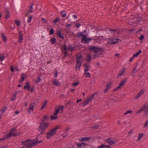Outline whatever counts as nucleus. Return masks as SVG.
I'll return each instance as SVG.
<instances>
[{"mask_svg": "<svg viewBox=\"0 0 148 148\" xmlns=\"http://www.w3.org/2000/svg\"><path fill=\"white\" fill-rule=\"evenodd\" d=\"M88 49L91 52L94 53L93 55L94 59L100 57L103 54L105 51L103 48L95 46H88Z\"/></svg>", "mask_w": 148, "mask_h": 148, "instance_id": "nucleus-1", "label": "nucleus"}, {"mask_svg": "<svg viewBox=\"0 0 148 148\" xmlns=\"http://www.w3.org/2000/svg\"><path fill=\"white\" fill-rule=\"evenodd\" d=\"M38 137L36 138V141L34 140H27L26 141L23 142L22 145H25L28 148H31L33 146L36 145L38 144L41 143L42 141H38Z\"/></svg>", "mask_w": 148, "mask_h": 148, "instance_id": "nucleus-2", "label": "nucleus"}, {"mask_svg": "<svg viewBox=\"0 0 148 148\" xmlns=\"http://www.w3.org/2000/svg\"><path fill=\"white\" fill-rule=\"evenodd\" d=\"M49 125L48 123L40 122V125L38 128L39 134L37 137H38L39 135L43 134L44 131L48 127Z\"/></svg>", "mask_w": 148, "mask_h": 148, "instance_id": "nucleus-3", "label": "nucleus"}, {"mask_svg": "<svg viewBox=\"0 0 148 148\" xmlns=\"http://www.w3.org/2000/svg\"><path fill=\"white\" fill-rule=\"evenodd\" d=\"M59 126H58L57 127L53 128L50 130L46 134H47L46 136L47 138H49L51 137L52 136L54 135L56 132V130L59 128Z\"/></svg>", "mask_w": 148, "mask_h": 148, "instance_id": "nucleus-4", "label": "nucleus"}, {"mask_svg": "<svg viewBox=\"0 0 148 148\" xmlns=\"http://www.w3.org/2000/svg\"><path fill=\"white\" fill-rule=\"evenodd\" d=\"M76 59L77 60V64L76 66V69L77 70V68H78L79 69H78L79 70L81 64L83 62V59L81 54H78L76 56Z\"/></svg>", "mask_w": 148, "mask_h": 148, "instance_id": "nucleus-5", "label": "nucleus"}, {"mask_svg": "<svg viewBox=\"0 0 148 148\" xmlns=\"http://www.w3.org/2000/svg\"><path fill=\"white\" fill-rule=\"evenodd\" d=\"M143 111L144 112L145 115L148 114V106L146 103L144 104L141 108L136 112V114L140 113Z\"/></svg>", "mask_w": 148, "mask_h": 148, "instance_id": "nucleus-6", "label": "nucleus"}, {"mask_svg": "<svg viewBox=\"0 0 148 148\" xmlns=\"http://www.w3.org/2000/svg\"><path fill=\"white\" fill-rule=\"evenodd\" d=\"M95 95H96L95 93H94L92 95L90 96L87 98L82 103L83 107H84L85 105L88 104L93 99V98Z\"/></svg>", "mask_w": 148, "mask_h": 148, "instance_id": "nucleus-7", "label": "nucleus"}, {"mask_svg": "<svg viewBox=\"0 0 148 148\" xmlns=\"http://www.w3.org/2000/svg\"><path fill=\"white\" fill-rule=\"evenodd\" d=\"M106 141L110 145H112L115 144L117 143V140L116 138H110L107 139Z\"/></svg>", "mask_w": 148, "mask_h": 148, "instance_id": "nucleus-8", "label": "nucleus"}, {"mask_svg": "<svg viewBox=\"0 0 148 148\" xmlns=\"http://www.w3.org/2000/svg\"><path fill=\"white\" fill-rule=\"evenodd\" d=\"M127 79H125L123 80L119 84V85L117 86V87H116V88H115L114 90V91H116L118 89H119L120 88H122V86L125 84L127 82Z\"/></svg>", "mask_w": 148, "mask_h": 148, "instance_id": "nucleus-9", "label": "nucleus"}, {"mask_svg": "<svg viewBox=\"0 0 148 148\" xmlns=\"http://www.w3.org/2000/svg\"><path fill=\"white\" fill-rule=\"evenodd\" d=\"M127 79H125L123 80L119 84V85L117 86V87H116V88H115L114 90V91H116L118 89H119L120 88H122V86L125 84L127 82Z\"/></svg>", "mask_w": 148, "mask_h": 148, "instance_id": "nucleus-10", "label": "nucleus"}, {"mask_svg": "<svg viewBox=\"0 0 148 148\" xmlns=\"http://www.w3.org/2000/svg\"><path fill=\"white\" fill-rule=\"evenodd\" d=\"M81 39L82 42L85 44L89 42L92 40L90 38H87L86 36V35L85 36H84V38H82Z\"/></svg>", "mask_w": 148, "mask_h": 148, "instance_id": "nucleus-11", "label": "nucleus"}, {"mask_svg": "<svg viewBox=\"0 0 148 148\" xmlns=\"http://www.w3.org/2000/svg\"><path fill=\"white\" fill-rule=\"evenodd\" d=\"M35 103L34 102H32L29 104V108L27 110L29 114L30 113L31 111H33Z\"/></svg>", "mask_w": 148, "mask_h": 148, "instance_id": "nucleus-12", "label": "nucleus"}, {"mask_svg": "<svg viewBox=\"0 0 148 148\" xmlns=\"http://www.w3.org/2000/svg\"><path fill=\"white\" fill-rule=\"evenodd\" d=\"M86 30H84L81 33H77V35L78 37H79L82 36L83 37L82 38H84V36H85L86 35Z\"/></svg>", "mask_w": 148, "mask_h": 148, "instance_id": "nucleus-13", "label": "nucleus"}, {"mask_svg": "<svg viewBox=\"0 0 148 148\" xmlns=\"http://www.w3.org/2000/svg\"><path fill=\"white\" fill-rule=\"evenodd\" d=\"M122 40L116 38L114 39L112 42L109 43V44H116L118 43H120L121 42Z\"/></svg>", "mask_w": 148, "mask_h": 148, "instance_id": "nucleus-14", "label": "nucleus"}, {"mask_svg": "<svg viewBox=\"0 0 148 148\" xmlns=\"http://www.w3.org/2000/svg\"><path fill=\"white\" fill-rule=\"evenodd\" d=\"M144 93V91L141 90L137 94V95L135 97V99H138Z\"/></svg>", "mask_w": 148, "mask_h": 148, "instance_id": "nucleus-15", "label": "nucleus"}, {"mask_svg": "<svg viewBox=\"0 0 148 148\" xmlns=\"http://www.w3.org/2000/svg\"><path fill=\"white\" fill-rule=\"evenodd\" d=\"M62 32L60 30H58L56 33V34L58 37H59L60 38L64 39V37L62 34Z\"/></svg>", "mask_w": 148, "mask_h": 148, "instance_id": "nucleus-16", "label": "nucleus"}, {"mask_svg": "<svg viewBox=\"0 0 148 148\" xmlns=\"http://www.w3.org/2000/svg\"><path fill=\"white\" fill-rule=\"evenodd\" d=\"M111 85V83H110L109 84H106V87L104 89V92L106 93L108 91H109V89L111 87V86H110Z\"/></svg>", "mask_w": 148, "mask_h": 148, "instance_id": "nucleus-17", "label": "nucleus"}, {"mask_svg": "<svg viewBox=\"0 0 148 148\" xmlns=\"http://www.w3.org/2000/svg\"><path fill=\"white\" fill-rule=\"evenodd\" d=\"M91 138L90 137H83L79 139L80 141H84L90 140Z\"/></svg>", "mask_w": 148, "mask_h": 148, "instance_id": "nucleus-18", "label": "nucleus"}, {"mask_svg": "<svg viewBox=\"0 0 148 148\" xmlns=\"http://www.w3.org/2000/svg\"><path fill=\"white\" fill-rule=\"evenodd\" d=\"M19 38L18 39V41L19 42L21 43L22 42V40L23 39V35L22 34V32L20 31L19 32Z\"/></svg>", "mask_w": 148, "mask_h": 148, "instance_id": "nucleus-19", "label": "nucleus"}, {"mask_svg": "<svg viewBox=\"0 0 148 148\" xmlns=\"http://www.w3.org/2000/svg\"><path fill=\"white\" fill-rule=\"evenodd\" d=\"M30 86L29 85V82H27L26 85L24 86L23 88L24 89H27V90L29 91L30 90Z\"/></svg>", "mask_w": 148, "mask_h": 148, "instance_id": "nucleus-20", "label": "nucleus"}, {"mask_svg": "<svg viewBox=\"0 0 148 148\" xmlns=\"http://www.w3.org/2000/svg\"><path fill=\"white\" fill-rule=\"evenodd\" d=\"M33 4H32V5L29 7V9L27 10V12L28 13H30L33 11Z\"/></svg>", "mask_w": 148, "mask_h": 148, "instance_id": "nucleus-21", "label": "nucleus"}, {"mask_svg": "<svg viewBox=\"0 0 148 148\" xmlns=\"http://www.w3.org/2000/svg\"><path fill=\"white\" fill-rule=\"evenodd\" d=\"M5 18L6 19H7L9 17V12L8 10H5Z\"/></svg>", "mask_w": 148, "mask_h": 148, "instance_id": "nucleus-22", "label": "nucleus"}, {"mask_svg": "<svg viewBox=\"0 0 148 148\" xmlns=\"http://www.w3.org/2000/svg\"><path fill=\"white\" fill-rule=\"evenodd\" d=\"M53 85L58 86H60V84L56 80L53 81Z\"/></svg>", "mask_w": 148, "mask_h": 148, "instance_id": "nucleus-23", "label": "nucleus"}, {"mask_svg": "<svg viewBox=\"0 0 148 148\" xmlns=\"http://www.w3.org/2000/svg\"><path fill=\"white\" fill-rule=\"evenodd\" d=\"M56 42V40L55 38L52 37L51 38L50 40V42L52 44H54Z\"/></svg>", "mask_w": 148, "mask_h": 148, "instance_id": "nucleus-24", "label": "nucleus"}, {"mask_svg": "<svg viewBox=\"0 0 148 148\" xmlns=\"http://www.w3.org/2000/svg\"><path fill=\"white\" fill-rule=\"evenodd\" d=\"M48 119V117L46 116L45 115L42 118V119L41 120V122H43L45 123V122L46 120H47Z\"/></svg>", "mask_w": 148, "mask_h": 148, "instance_id": "nucleus-25", "label": "nucleus"}, {"mask_svg": "<svg viewBox=\"0 0 148 148\" xmlns=\"http://www.w3.org/2000/svg\"><path fill=\"white\" fill-rule=\"evenodd\" d=\"M84 67H85V68L84 69L85 73H84V75H85V74H86V72H87V71H88L89 70V69H88L89 66H88V64H85L84 65Z\"/></svg>", "mask_w": 148, "mask_h": 148, "instance_id": "nucleus-26", "label": "nucleus"}, {"mask_svg": "<svg viewBox=\"0 0 148 148\" xmlns=\"http://www.w3.org/2000/svg\"><path fill=\"white\" fill-rule=\"evenodd\" d=\"M144 134L142 133H139L138 134L139 136L138 138L137 139V140L136 141H139L140 139L142 138V137L143 136Z\"/></svg>", "mask_w": 148, "mask_h": 148, "instance_id": "nucleus-27", "label": "nucleus"}, {"mask_svg": "<svg viewBox=\"0 0 148 148\" xmlns=\"http://www.w3.org/2000/svg\"><path fill=\"white\" fill-rule=\"evenodd\" d=\"M47 103V101H45L43 103L42 106L41 108V110H42L44 108H45L46 107Z\"/></svg>", "mask_w": 148, "mask_h": 148, "instance_id": "nucleus-28", "label": "nucleus"}, {"mask_svg": "<svg viewBox=\"0 0 148 148\" xmlns=\"http://www.w3.org/2000/svg\"><path fill=\"white\" fill-rule=\"evenodd\" d=\"M61 14L62 17H65L66 16V12L64 11H63L61 12Z\"/></svg>", "mask_w": 148, "mask_h": 148, "instance_id": "nucleus-29", "label": "nucleus"}, {"mask_svg": "<svg viewBox=\"0 0 148 148\" xmlns=\"http://www.w3.org/2000/svg\"><path fill=\"white\" fill-rule=\"evenodd\" d=\"M1 35L2 38L3 40V42L4 43H5L7 41V39L5 36L4 35V34H2Z\"/></svg>", "mask_w": 148, "mask_h": 148, "instance_id": "nucleus-30", "label": "nucleus"}, {"mask_svg": "<svg viewBox=\"0 0 148 148\" xmlns=\"http://www.w3.org/2000/svg\"><path fill=\"white\" fill-rule=\"evenodd\" d=\"M60 20V18H58L56 19L53 20L52 22L53 24H56L57 22Z\"/></svg>", "mask_w": 148, "mask_h": 148, "instance_id": "nucleus-31", "label": "nucleus"}, {"mask_svg": "<svg viewBox=\"0 0 148 148\" xmlns=\"http://www.w3.org/2000/svg\"><path fill=\"white\" fill-rule=\"evenodd\" d=\"M58 117L57 116H54L52 115L51 116V120H55L57 119Z\"/></svg>", "mask_w": 148, "mask_h": 148, "instance_id": "nucleus-32", "label": "nucleus"}, {"mask_svg": "<svg viewBox=\"0 0 148 148\" xmlns=\"http://www.w3.org/2000/svg\"><path fill=\"white\" fill-rule=\"evenodd\" d=\"M91 59V56L90 55H88L87 56L86 60L87 61L90 62Z\"/></svg>", "mask_w": 148, "mask_h": 148, "instance_id": "nucleus-33", "label": "nucleus"}, {"mask_svg": "<svg viewBox=\"0 0 148 148\" xmlns=\"http://www.w3.org/2000/svg\"><path fill=\"white\" fill-rule=\"evenodd\" d=\"M12 135H13L12 134L10 133V132H9L8 134L7 135L5 136H4V137L6 139L7 138H9L11 137Z\"/></svg>", "mask_w": 148, "mask_h": 148, "instance_id": "nucleus-34", "label": "nucleus"}, {"mask_svg": "<svg viewBox=\"0 0 148 148\" xmlns=\"http://www.w3.org/2000/svg\"><path fill=\"white\" fill-rule=\"evenodd\" d=\"M27 77V76L25 75V74H21V79L22 81H24V80Z\"/></svg>", "mask_w": 148, "mask_h": 148, "instance_id": "nucleus-35", "label": "nucleus"}, {"mask_svg": "<svg viewBox=\"0 0 148 148\" xmlns=\"http://www.w3.org/2000/svg\"><path fill=\"white\" fill-rule=\"evenodd\" d=\"M123 71H122V72L121 73H120L117 76V77H119L120 76H122V75H123V74L124 73L125 71V69H123Z\"/></svg>", "mask_w": 148, "mask_h": 148, "instance_id": "nucleus-36", "label": "nucleus"}, {"mask_svg": "<svg viewBox=\"0 0 148 148\" xmlns=\"http://www.w3.org/2000/svg\"><path fill=\"white\" fill-rule=\"evenodd\" d=\"M16 94H14L12 97L11 100L12 101H14L16 99Z\"/></svg>", "mask_w": 148, "mask_h": 148, "instance_id": "nucleus-37", "label": "nucleus"}, {"mask_svg": "<svg viewBox=\"0 0 148 148\" xmlns=\"http://www.w3.org/2000/svg\"><path fill=\"white\" fill-rule=\"evenodd\" d=\"M32 16H30L28 18L27 22L28 23H30L32 19Z\"/></svg>", "mask_w": 148, "mask_h": 148, "instance_id": "nucleus-38", "label": "nucleus"}, {"mask_svg": "<svg viewBox=\"0 0 148 148\" xmlns=\"http://www.w3.org/2000/svg\"><path fill=\"white\" fill-rule=\"evenodd\" d=\"M16 130V128H12L11 129L10 132L13 134L14 133V131H15Z\"/></svg>", "mask_w": 148, "mask_h": 148, "instance_id": "nucleus-39", "label": "nucleus"}, {"mask_svg": "<svg viewBox=\"0 0 148 148\" xmlns=\"http://www.w3.org/2000/svg\"><path fill=\"white\" fill-rule=\"evenodd\" d=\"M20 134V133L19 132H18L16 133H14L12 135L14 136H19Z\"/></svg>", "mask_w": 148, "mask_h": 148, "instance_id": "nucleus-40", "label": "nucleus"}, {"mask_svg": "<svg viewBox=\"0 0 148 148\" xmlns=\"http://www.w3.org/2000/svg\"><path fill=\"white\" fill-rule=\"evenodd\" d=\"M132 112V110H129L127 111L126 112L124 113V115H126L128 114H131Z\"/></svg>", "mask_w": 148, "mask_h": 148, "instance_id": "nucleus-41", "label": "nucleus"}, {"mask_svg": "<svg viewBox=\"0 0 148 148\" xmlns=\"http://www.w3.org/2000/svg\"><path fill=\"white\" fill-rule=\"evenodd\" d=\"M5 56L4 55H2L0 57V60L2 61L4 60V58L5 57Z\"/></svg>", "mask_w": 148, "mask_h": 148, "instance_id": "nucleus-42", "label": "nucleus"}, {"mask_svg": "<svg viewBox=\"0 0 148 148\" xmlns=\"http://www.w3.org/2000/svg\"><path fill=\"white\" fill-rule=\"evenodd\" d=\"M59 111H60V109H56L55 112L53 114V115H57L59 113Z\"/></svg>", "mask_w": 148, "mask_h": 148, "instance_id": "nucleus-43", "label": "nucleus"}, {"mask_svg": "<svg viewBox=\"0 0 148 148\" xmlns=\"http://www.w3.org/2000/svg\"><path fill=\"white\" fill-rule=\"evenodd\" d=\"M54 33V30L53 29H51L50 32L49 34L51 35H53Z\"/></svg>", "mask_w": 148, "mask_h": 148, "instance_id": "nucleus-44", "label": "nucleus"}, {"mask_svg": "<svg viewBox=\"0 0 148 148\" xmlns=\"http://www.w3.org/2000/svg\"><path fill=\"white\" fill-rule=\"evenodd\" d=\"M99 127V125H96L95 126H93L92 127V129H97Z\"/></svg>", "mask_w": 148, "mask_h": 148, "instance_id": "nucleus-45", "label": "nucleus"}, {"mask_svg": "<svg viewBox=\"0 0 148 148\" xmlns=\"http://www.w3.org/2000/svg\"><path fill=\"white\" fill-rule=\"evenodd\" d=\"M41 75H40L38 77L36 82L37 83H39L40 82L41 79H40Z\"/></svg>", "mask_w": 148, "mask_h": 148, "instance_id": "nucleus-46", "label": "nucleus"}, {"mask_svg": "<svg viewBox=\"0 0 148 148\" xmlns=\"http://www.w3.org/2000/svg\"><path fill=\"white\" fill-rule=\"evenodd\" d=\"M77 147L79 148H81L82 147V145L81 143H77Z\"/></svg>", "mask_w": 148, "mask_h": 148, "instance_id": "nucleus-47", "label": "nucleus"}, {"mask_svg": "<svg viewBox=\"0 0 148 148\" xmlns=\"http://www.w3.org/2000/svg\"><path fill=\"white\" fill-rule=\"evenodd\" d=\"M85 75L87 77H91V75L89 73H87L86 72V73Z\"/></svg>", "mask_w": 148, "mask_h": 148, "instance_id": "nucleus-48", "label": "nucleus"}, {"mask_svg": "<svg viewBox=\"0 0 148 148\" xmlns=\"http://www.w3.org/2000/svg\"><path fill=\"white\" fill-rule=\"evenodd\" d=\"M15 22L16 24L18 25H19V24L20 23V22L18 20H15Z\"/></svg>", "mask_w": 148, "mask_h": 148, "instance_id": "nucleus-49", "label": "nucleus"}, {"mask_svg": "<svg viewBox=\"0 0 148 148\" xmlns=\"http://www.w3.org/2000/svg\"><path fill=\"white\" fill-rule=\"evenodd\" d=\"M79 84V83L78 82L73 83L72 84V85L73 86H77Z\"/></svg>", "mask_w": 148, "mask_h": 148, "instance_id": "nucleus-50", "label": "nucleus"}, {"mask_svg": "<svg viewBox=\"0 0 148 148\" xmlns=\"http://www.w3.org/2000/svg\"><path fill=\"white\" fill-rule=\"evenodd\" d=\"M116 31H117L116 29H110L109 30V31L111 33H113Z\"/></svg>", "mask_w": 148, "mask_h": 148, "instance_id": "nucleus-51", "label": "nucleus"}, {"mask_svg": "<svg viewBox=\"0 0 148 148\" xmlns=\"http://www.w3.org/2000/svg\"><path fill=\"white\" fill-rule=\"evenodd\" d=\"M105 148V145H102L101 146H98L97 147V148Z\"/></svg>", "mask_w": 148, "mask_h": 148, "instance_id": "nucleus-52", "label": "nucleus"}, {"mask_svg": "<svg viewBox=\"0 0 148 148\" xmlns=\"http://www.w3.org/2000/svg\"><path fill=\"white\" fill-rule=\"evenodd\" d=\"M139 70V69L137 70L136 69V66L133 70V73H136Z\"/></svg>", "mask_w": 148, "mask_h": 148, "instance_id": "nucleus-53", "label": "nucleus"}, {"mask_svg": "<svg viewBox=\"0 0 148 148\" xmlns=\"http://www.w3.org/2000/svg\"><path fill=\"white\" fill-rule=\"evenodd\" d=\"M139 54L138 52H137L135 54L133 55V57H137Z\"/></svg>", "mask_w": 148, "mask_h": 148, "instance_id": "nucleus-54", "label": "nucleus"}, {"mask_svg": "<svg viewBox=\"0 0 148 148\" xmlns=\"http://www.w3.org/2000/svg\"><path fill=\"white\" fill-rule=\"evenodd\" d=\"M55 74H54V77H57V76L58 72L57 71V70H56V71H55Z\"/></svg>", "mask_w": 148, "mask_h": 148, "instance_id": "nucleus-55", "label": "nucleus"}, {"mask_svg": "<svg viewBox=\"0 0 148 148\" xmlns=\"http://www.w3.org/2000/svg\"><path fill=\"white\" fill-rule=\"evenodd\" d=\"M144 36L143 35H141V36H140V38H139V39L141 40H143V39H144Z\"/></svg>", "mask_w": 148, "mask_h": 148, "instance_id": "nucleus-56", "label": "nucleus"}, {"mask_svg": "<svg viewBox=\"0 0 148 148\" xmlns=\"http://www.w3.org/2000/svg\"><path fill=\"white\" fill-rule=\"evenodd\" d=\"M148 124V121L147 120L146 121V122L145 123V125H144V126L145 127H147Z\"/></svg>", "mask_w": 148, "mask_h": 148, "instance_id": "nucleus-57", "label": "nucleus"}, {"mask_svg": "<svg viewBox=\"0 0 148 148\" xmlns=\"http://www.w3.org/2000/svg\"><path fill=\"white\" fill-rule=\"evenodd\" d=\"M58 109H60V110H62V112L63 111V109H64V106H60L59 108Z\"/></svg>", "mask_w": 148, "mask_h": 148, "instance_id": "nucleus-58", "label": "nucleus"}, {"mask_svg": "<svg viewBox=\"0 0 148 148\" xmlns=\"http://www.w3.org/2000/svg\"><path fill=\"white\" fill-rule=\"evenodd\" d=\"M82 146L83 145L84 146H86L88 145L87 144L85 143L82 142Z\"/></svg>", "mask_w": 148, "mask_h": 148, "instance_id": "nucleus-59", "label": "nucleus"}, {"mask_svg": "<svg viewBox=\"0 0 148 148\" xmlns=\"http://www.w3.org/2000/svg\"><path fill=\"white\" fill-rule=\"evenodd\" d=\"M130 18L131 19H136V18H135L134 17V16L133 15H131V16H130Z\"/></svg>", "mask_w": 148, "mask_h": 148, "instance_id": "nucleus-60", "label": "nucleus"}, {"mask_svg": "<svg viewBox=\"0 0 148 148\" xmlns=\"http://www.w3.org/2000/svg\"><path fill=\"white\" fill-rule=\"evenodd\" d=\"M81 24L79 23H77L76 24V26L77 28L79 27L81 25Z\"/></svg>", "mask_w": 148, "mask_h": 148, "instance_id": "nucleus-61", "label": "nucleus"}, {"mask_svg": "<svg viewBox=\"0 0 148 148\" xmlns=\"http://www.w3.org/2000/svg\"><path fill=\"white\" fill-rule=\"evenodd\" d=\"M63 49H64L65 51L66 50V46L65 45H64L63 47Z\"/></svg>", "mask_w": 148, "mask_h": 148, "instance_id": "nucleus-62", "label": "nucleus"}, {"mask_svg": "<svg viewBox=\"0 0 148 148\" xmlns=\"http://www.w3.org/2000/svg\"><path fill=\"white\" fill-rule=\"evenodd\" d=\"M7 108L6 107H4V108H3L1 110V111H6V110Z\"/></svg>", "mask_w": 148, "mask_h": 148, "instance_id": "nucleus-63", "label": "nucleus"}, {"mask_svg": "<svg viewBox=\"0 0 148 148\" xmlns=\"http://www.w3.org/2000/svg\"><path fill=\"white\" fill-rule=\"evenodd\" d=\"M34 90V87H31L30 89V91L31 92H32Z\"/></svg>", "mask_w": 148, "mask_h": 148, "instance_id": "nucleus-64", "label": "nucleus"}]
</instances>
